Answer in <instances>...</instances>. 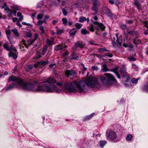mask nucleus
<instances>
[{"mask_svg": "<svg viewBox=\"0 0 148 148\" xmlns=\"http://www.w3.org/2000/svg\"><path fill=\"white\" fill-rule=\"evenodd\" d=\"M68 84H64V88L72 92L77 91L79 92H83L87 88V86L95 88L99 86L97 78L92 77H88L87 79L84 78L79 81L76 80L70 83L69 86L67 85Z\"/></svg>", "mask_w": 148, "mask_h": 148, "instance_id": "f257e3e1", "label": "nucleus"}, {"mask_svg": "<svg viewBox=\"0 0 148 148\" xmlns=\"http://www.w3.org/2000/svg\"><path fill=\"white\" fill-rule=\"evenodd\" d=\"M8 80V82L9 83L11 81L16 82L19 86L22 87L23 89L29 91L38 92L40 90H45L47 91H50L52 90L51 89H50L49 87L47 86H45V88H44L41 86L25 83L22 79H19L18 77L13 75L9 77Z\"/></svg>", "mask_w": 148, "mask_h": 148, "instance_id": "f03ea898", "label": "nucleus"}, {"mask_svg": "<svg viewBox=\"0 0 148 148\" xmlns=\"http://www.w3.org/2000/svg\"><path fill=\"white\" fill-rule=\"evenodd\" d=\"M56 82V81L54 79L52 78H49L45 82H43L44 83L42 85H38L37 84V83L36 82L34 83L33 84H32V85L36 84L38 86H41L43 88H45V86H47L49 87L50 89H51L52 90L50 91H47L45 90H40V91H45L47 92H51L56 91V86L55 85H54L53 84L51 85L50 86H48L47 84H45V82H47L49 84H55Z\"/></svg>", "mask_w": 148, "mask_h": 148, "instance_id": "7ed1b4c3", "label": "nucleus"}, {"mask_svg": "<svg viewBox=\"0 0 148 148\" xmlns=\"http://www.w3.org/2000/svg\"><path fill=\"white\" fill-rule=\"evenodd\" d=\"M93 23L97 26L95 27V28L98 31L95 32L96 34L98 35H100V34L99 33V30L100 29L102 31H104L106 28L105 26L103 23H99L97 21H93Z\"/></svg>", "mask_w": 148, "mask_h": 148, "instance_id": "20e7f679", "label": "nucleus"}, {"mask_svg": "<svg viewBox=\"0 0 148 148\" xmlns=\"http://www.w3.org/2000/svg\"><path fill=\"white\" fill-rule=\"evenodd\" d=\"M104 75L106 76L107 78L108 86H111L112 84V82H116V80L112 75L109 73H106Z\"/></svg>", "mask_w": 148, "mask_h": 148, "instance_id": "39448f33", "label": "nucleus"}, {"mask_svg": "<svg viewBox=\"0 0 148 148\" xmlns=\"http://www.w3.org/2000/svg\"><path fill=\"white\" fill-rule=\"evenodd\" d=\"M100 5L99 2L92 3V11L95 12L94 13H92L93 15H95L98 13V8Z\"/></svg>", "mask_w": 148, "mask_h": 148, "instance_id": "423d86ee", "label": "nucleus"}, {"mask_svg": "<svg viewBox=\"0 0 148 148\" xmlns=\"http://www.w3.org/2000/svg\"><path fill=\"white\" fill-rule=\"evenodd\" d=\"M85 45L82 42L77 41L75 42L74 45L72 47V49L73 50L77 51V47H79L80 48L82 49Z\"/></svg>", "mask_w": 148, "mask_h": 148, "instance_id": "0eeeda50", "label": "nucleus"}, {"mask_svg": "<svg viewBox=\"0 0 148 148\" xmlns=\"http://www.w3.org/2000/svg\"><path fill=\"white\" fill-rule=\"evenodd\" d=\"M98 78L100 80L101 83L103 85L106 86H108L107 79H106L104 76L101 75H98Z\"/></svg>", "mask_w": 148, "mask_h": 148, "instance_id": "6e6552de", "label": "nucleus"}, {"mask_svg": "<svg viewBox=\"0 0 148 148\" xmlns=\"http://www.w3.org/2000/svg\"><path fill=\"white\" fill-rule=\"evenodd\" d=\"M108 136L110 139L114 140L116 138V135L115 132L114 131H111L108 133Z\"/></svg>", "mask_w": 148, "mask_h": 148, "instance_id": "1a4fd4ad", "label": "nucleus"}, {"mask_svg": "<svg viewBox=\"0 0 148 148\" xmlns=\"http://www.w3.org/2000/svg\"><path fill=\"white\" fill-rule=\"evenodd\" d=\"M67 46L65 44H62L61 45H57L55 47V49L56 51L63 49L64 48H67Z\"/></svg>", "mask_w": 148, "mask_h": 148, "instance_id": "9d476101", "label": "nucleus"}, {"mask_svg": "<svg viewBox=\"0 0 148 148\" xmlns=\"http://www.w3.org/2000/svg\"><path fill=\"white\" fill-rule=\"evenodd\" d=\"M75 74V73L73 70H66L65 71V75L67 77L74 76Z\"/></svg>", "mask_w": 148, "mask_h": 148, "instance_id": "9b49d317", "label": "nucleus"}, {"mask_svg": "<svg viewBox=\"0 0 148 148\" xmlns=\"http://www.w3.org/2000/svg\"><path fill=\"white\" fill-rule=\"evenodd\" d=\"M34 39H30L27 41V45H29L33 44L34 42L36 39L38 37L37 34H35L34 35Z\"/></svg>", "mask_w": 148, "mask_h": 148, "instance_id": "f8f14e48", "label": "nucleus"}, {"mask_svg": "<svg viewBox=\"0 0 148 148\" xmlns=\"http://www.w3.org/2000/svg\"><path fill=\"white\" fill-rule=\"evenodd\" d=\"M72 57L71 58V59L73 60H77L79 59V56L76 52L74 51L72 53Z\"/></svg>", "mask_w": 148, "mask_h": 148, "instance_id": "ddd939ff", "label": "nucleus"}, {"mask_svg": "<svg viewBox=\"0 0 148 148\" xmlns=\"http://www.w3.org/2000/svg\"><path fill=\"white\" fill-rule=\"evenodd\" d=\"M127 34L132 36H134L136 34L137 32L136 31L134 30H130L129 28H127Z\"/></svg>", "mask_w": 148, "mask_h": 148, "instance_id": "4468645a", "label": "nucleus"}, {"mask_svg": "<svg viewBox=\"0 0 148 148\" xmlns=\"http://www.w3.org/2000/svg\"><path fill=\"white\" fill-rule=\"evenodd\" d=\"M77 32V29L75 28H73L70 31L69 33L71 36H73L75 35Z\"/></svg>", "mask_w": 148, "mask_h": 148, "instance_id": "2eb2a0df", "label": "nucleus"}, {"mask_svg": "<svg viewBox=\"0 0 148 148\" xmlns=\"http://www.w3.org/2000/svg\"><path fill=\"white\" fill-rule=\"evenodd\" d=\"M8 56L10 57H13L14 59H16L17 58V54L12 51H10L8 53Z\"/></svg>", "mask_w": 148, "mask_h": 148, "instance_id": "dca6fc26", "label": "nucleus"}, {"mask_svg": "<svg viewBox=\"0 0 148 148\" xmlns=\"http://www.w3.org/2000/svg\"><path fill=\"white\" fill-rule=\"evenodd\" d=\"M15 86L16 83H13L10 84L8 86H7L5 88V90H9L12 89L15 87Z\"/></svg>", "mask_w": 148, "mask_h": 148, "instance_id": "f3484780", "label": "nucleus"}, {"mask_svg": "<svg viewBox=\"0 0 148 148\" xmlns=\"http://www.w3.org/2000/svg\"><path fill=\"white\" fill-rule=\"evenodd\" d=\"M48 61H44L43 60H42L40 61V62H37V65H45L47 64H48Z\"/></svg>", "mask_w": 148, "mask_h": 148, "instance_id": "a211bd4d", "label": "nucleus"}, {"mask_svg": "<svg viewBox=\"0 0 148 148\" xmlns=\"http://www.w3.org/2000/svg\"><path fill=\"white\" fill-rule=\"evenodd\" d=\"M144 26L145 27H146L147 28V30H146L144 29L145 31H144V32L145 34V35H147L148 34V23L147 21L145 22L144 23Z\"/></svg>", "mask_w": 148, "mask_h": 148, "instance_id": "6ab92c4d", "label": "nucleus"}, {"mask_svg": "<svg viewBox=\"0 0 148 148\" xmlns=\"http://www.w3.org/2000/svg\"><path fill=\"white\" fill-rule=\"evenodd\" d=\"M102 69L103 72H106L109 71L106 64L102 65Z\"/></svg>", "mask_w": 148, "mask_h": 148, "instance_id": "aec40b11", "label": "nucleus"}, {"mask_svg": "<svg viewBox=\"0 0 148 148\" xmlns=\"http://www.w3.org/2000/svg\"><path fill=\"white\" fill-rule=\"evenodd\" d=\"M109 2L111 4H113L115 3L116 5H118L119 4V2L118 0H109Z\"/></svg>", "mask_w": 148, "mask_h": 148, "instance_id": "412c9836", "label": "nucleus"}, {"mask_svg": "<svg viewBox=\"0 0 148 148\" xmlns=\"http://www.w3.org/2000/svg\"><path fill=\"white\" fill-rule=\"evenodd\" d=\"M121 40L120 39L119 37V39H117L116 40V42H115V44L117 45L118 47H120L122 45V42H121Z\"/></svg>", "mask_w": 148, "mask_h": 148, "instance_id": "4be33fe9", "label": "nucleus"}, {"mask_svg": "<svg viewBox=\"0 0 148 148\" xmlns=\"http://www.w3.org/2000/svg\"><path fill=\"white\" fill-rule=\"evenodd\" d=\"M14 34L16 37H18L19 36V34L18 32L17 29H12L11 30Z\"/></svg>", "mask_w": 148, "mask_h": 148, "instance_id": "5701e85b", "label": "nucleus"}, {"mask_svg": "<svg viewBox=\"0 0 148 148\" xmlns=\"http://www.w3.org/2000/svg\"><path fill=\"white\" fill-rule=\"evenodd\" d=\"M134 3L135 6L136 7L138 10H139L140 7V4L139 1H136L134 2Z\"/></svg>", "mask_w": 148, "mask_h": 148, "instance_id": "b1692460", "label": "nucleus"}, {"mask_svg": "<svg viewBox=\"0 0 148 148\" xmlns=\"http://www.w3.org/2000/svg\"><path fill=\"white\" fill-rule=\"evenodd\" d=\"M81 32V34L83 35H85L89 33V32L86 29H82Z\"/></svg>", "mask_w": 148, "mask_h": 148, "instance_id": "393cba45", "label": "nucleus"}, {"mask_svg": "<svg viewBox=\"0 0 148 148\" xmlns=\"http://www.w3.org/2000/svg\"><path fill=\"white\" fill-rule=\"evenodd\" d=\"M33 67V65H29L27 66L25 68V70L27 71H29Z\"/></svg>", "mask_w": 148, "mask_h": 148, "instance_id": "a878e982", "label": "nucleus"}, {"mask_svg": "<svg viewBox=\"0 0 148 148\" xmlns=\"http://www.w3.org/2000/svg\"><path fill=\"white\" fill-rule=\"evenodd\" d=\"M47 48V46L45 45L44 46L42 50V53H41L42 55H44L45 53H46Z\"/></svg>", "mask_w": 148, "mask_h": 148, "instance_id": "bb28decb", "label": "nucleus"}, {"mask_svg": "<svg viewBox=\"0 0 148 148\" xmlns=\"http://www.w3.org/2000/svg\"><path fill=\"white\" fill-rule=\"evenodd\" d=\"M82 26V24L78 23H76L75 24V26L76 27V29L78 30L80 29Z\"/></svg>", "mask_w": 148, "mask_h": 148, "instance_id": "cd10ccee", "label": "nucleus"}, {"mask_svg": "<svg viewBox=\"0 0 148 148\" xmlns=\"http://www.w3.org/2000/svg\"><path fill=\"white\" fill-rule=\"evenodd\" d=\"M3 47L7 51H10V49L8 46V42L4 44L3 45Z\"/></svg>", "mask_w": 148, "mask_h": 148, "instance_id": "c85d7f7f", "label": "nucleus"}, {"mask_svg": "<svg viewBox=\"0 0 148 148\" xmlns=\"http://www.w3.org/2000/svg\"><path fill=\"white\" fill-rule=\"evenodd\" d=\"M88 28L91 32H94V27L93 25L92 24H90V25L88 27Z\"/></svg>", "mask_w": 148, "mask_h": 148, "instance_id": "c756f323", "label": "nucleus"}, {"mask_svg": "<svg viewBox=\"0 0 148 148\" xmlns=\"http://www.w3.org/2000/svg\"><path fill=\"white\" fill-rule=\"evenodd\" d=\"M87 18L81 16L79 18V22L82 23L84 21L86 20Z\"/></svg>", "mask_w": 148, "mask_h": 148, "instance_id": "7c9ffc66", "label": "nucleus"}, {"mask_svg": "<svg viewBox=\"0 0 148 148\" xmlns=\"http://www.w3.org/2000/svg\"><path fill=\"white\" fill-rule=\"evenodd\" d=\"M126 72V68L125 66H123L121 68L120 72L121 74L124 73Z\"/></svg>", "mask_w": 148, "mask_h": 148, "instance_id": "2f4dec72", "label": "nucleus"}, {"mask_svg": "<svg viewBox=\"0 0 148 148\" xmlns=\"http://www.w3.org/2000/svg\"><path fill=\"white\" fill-rule=\"evenodd\" d=\"M36 55L35 56V58H39L41 57L42 55V54L39 51L36 52Z\"/></svg>", "mask_w": 148, "mask_h": 148, "instance_id": "473e14b6", "label": "nucleus"}, {"mask_svg": "<svg viewBox=\"0 0 148 148\" xmlns=\"http://www.w3.org/2000/svg\"><path fill=\"white\" fill-rule=\"evenodd\" d=\"M106 142L105 140L101 141L99 142L100 146L103 147L106 144Z\"/></svg>", "mask_w": 148, "mask_h": 148, "instance_id": "72a5a7b5", "label": "nucleus"}, {"mask_svg": "<svg viewBox=\"0 0 148 148\" xmlns=\"http://www.w3.org/2000/svg\"><path fill=\"white\" fill-rule=\"evenodd\" d=\"M55 28L56 29L57 34H61L63 32V30L59 29L57 27H56Z\"/></svg>", "mask_w": 148, "mask_h": 148, "instance_id": "f704fd0d", "label": "nucleus"}, {"mask_svg": "<svg viewBox=\"0 0 148 148\" xmlns=\"http://www.w3.org/2000/svg\"><path fill=\"white\" fill-rule=\"evenodd\" d=\"M133 137V136L132 134H129L126 137V140L128 141L131 140Z\"/></svg>", "mask_w": 148, "mask_h": 148, "instance_id": "c9c22d12", "label": "nucleus"}, {"mask_svg": "<svg viewBox=\"0 0 148 148\" xmlns=\"http://www.w3.org/2000/svg\"><path fill=\"white\" fill-rule=\"evenodd\" d=\"M25 34L26 37L28 38H31L32 36L31 31L29 32H26Z\"/></svg>", "mask_w": 148, "mask_h": 148, "instance_id": "e433bc0d", "label": "nucleus"}, {"mask_svg": "<svg viewBox=\"0 0 148 148\" xmlns=\"http://www.w3.org/2000/svg\"><path fill=\"white\" fill-rule=\"evenodd\" d=\"M62 21L63 22V23L65 25H67V20L66 18H63L62 19Z\"/></svg>", "mask_w": 148, "mask_h": 148, "instance_id": "4c0bfd02", "label": "nucleus"}, {"mask_svg": "<svg viewBox=\"0 0 148 148\" xmlns=\"http://www.w3.org/2000/svg\"><path fill=\"white\" fill-rule=\"evenodd\" d=\"M128 60L131 61H134L136 60V59L132 56H130L128 58Z\"/></svg>", "mask_w": 148, "mask_h": 148, "instance_id": "58836bf2", "label": "nucleus"}, {"mask_svg": "<svg viewBox=\"0 0 148 148\" xmlns=\"http://www.w3.org/2000/svg\"><path fill=\"white\" fill-rule=\"evenodd\" d=\"M43 14H38L37 16V18L38 20H40L42 19L43 17Z\"/></svg>", "mask_w": 148, "mask_h": 148, "instance_id": "ea45409f", "label": "nucleus"}, {"mask_svg": "<svg viewBox=\"0 0 148 148\" xmlns=\"http://www.w3.org/2000/svg\"><path fill=\"white\" fill-rule=\"evenodd\" d=\"M21 45H24L27 48H28L29 46V45H27L25 41L24 40H23L21 42Z\"/></svg>", "mask_w": 148, "mask_h": 148, "instance_id": "a19ab883", "label": "nucleus"}, {"mask_svg": "<svg viewBox=\"0 0 148 148\" xmlns=\"http://www.w3.org/2000/svg\"><path fill=\"white\" fill-rule=\"evenodd\" d=\"M98 50L102 53L104 51H108L106 49L103 48H99L98 49Z\"/></svg>", "mask_w": 148, "mask_h": 148, "instance_id": "79ce46f5", "label": "nucleus"}, {"mask_svg": "<svg viewBox=\"0 0 148 148\" xmlns=\"http://www.w3.org/2000/svg\"><path fill=\"white\" fill-rule=\"evenodd\" d=\"M95 115V113H93L92 114H91L90 115L87 116L86 118H85L86 119H90L92 117V116H93Z\"/></svg>", "mask_w": 148, "mask_h": 148, "instance_id": "37998d69", "label": "nucleus"}, {"mask_svg": "<svg viewBox=\"0 0 148 148\" xmlns=\"http://www.w3.org/2000/svg\"><path fill=\"white\" fill-rule=\"evenodd\" d=\"M118 67H116L114 69L110 70V71L114 72L115 73H116L118 72Z\"/></svg>", "mask_w": 148, "mask_h": 148, "instance_id": "c03bdc74", "label": "nucleus"}, {"mask_svg": "<svg viewBox=\"0 0 148 148\" xmlns=\"http://www.w3.org/2000/svg\"><path fill=\"white\" fill-rule=\"evenodd\" d=\"M64 84V82L63 81H62L60 82H56V84L58 86L60 87L62 86L63 85V84Z\"/></svg>", "mask_w": 148, "mask_h": 148, "instance_id": "a18cd8bd", "label": "nucleus"}, {"mask_svg": "<svg viewBox=\"0 0 148 148\" xmlns=\"http://www.w3.org/2000/svg\"><path fill=\"white\" fill-rule=\"evenodd\" d=\"M13 11L12 10H10V11H9V13H7L8 14L7 15L9 17H12V14L13 13Z\"/></svg>", "mask_w": 148, "mask_h": 148, "instance_id": "49530a36", "label": "nucleus"}, {"mask_svg": "<svg viewBox=\"0 0 148 148\" xmlns=\"http://www.w3.org/2000/svg\"><path fill=\"white\" fill-rule=\"evenodd\" d=\"M91 69L93 71H97L98 70V68L97 66H92Z\"/></svg>", "mask_w": 148, "mask_h": 148, "instance_id": "de8ad7c7", "label": "nucleus"}, {"mask_svg": "<svg viewBox=\"0 0 148 148\" xmlns=\"http://www.w3.org/2000/svg\"><path fill=\"white\" fill-rule=\"evenodd\" d=\"M50 32L53 35H55L57 34L56 29V31H55L54 30H50Z\"/></svg>", "mask_w": 148, "mask_h": 148, "instance_id": "09e8293b", "label": "nucleus"}, {"mask_svg": "<svg viewBox=\"0 0 148 148\" xmlns=\"http://www.w3.org/2000/svg\"><path fill=\"white\" fill-rule=\"evenodd\" d=\"M47 44L49 45H52L53 44V42L52 40H50L49 39H47Z\"/></svg>", "mask_w": 148, "mask_h": 148, "instance_id": "8fccbe9b", "label": "nucleus"}, {"mask_svg": "<svg viewBox=\"0 0 148 148\" xmlns=\"http://www.w3.org/2000/svg\"><path fill=\"white\" fill-rule=\"evenodd\" d=\"M126 23L129 25H131L133 23V21L132 20H127L126 21Z\"/></svg>", "mask_w": 148, "mask_h": 148, "instance_id": "3c124183", "label": "nucleus"}, {"mask_svg": "<svg viewBox=\"0 0 148 148\" xmlns=\"http://www.w3.org/2000/svg\"><path fill=\"white\" fill-rule=\"evenodd\" d=\"M121 28L122 29H127V28H128L126 26V25L124 24H123L121 25L120 26Z\"/></svg>", "mask_w": 148, "mask_h": 148, "instance_id": "603ef678", "label": "nucleus"}, {"mask_svg": "<svg viewBox=\"0 0 148 148\" xmlns=\"http://www.w3.org/2000/svg\"><path fill=\"white\" fill-rule=\"evenodd\" d=\"M40 29L41 31V34H43L45 33V31L43 27L42 26H40Z\"/></svg>", "mask_w": 148, "mask_h": 148, "instance_id": "864d4df0", "label": "nucleus"}, {"mask_svg": "<svg viewBox=\"0 0 148 148\" xmlns=\"http://www.w3.org/2000/svg\"><path fill=\"white\" fill-rule=\"evenodd\" d=\"M62 12L64 16L67 15L68 12L64 8H62Z\"/></svg>", "mask_w": 148, "mask_h": 148, "instance_id": "5fc2aeb1", "label": "nucleus"}, {"mask_svg": "<svg viewBox=\"0 0 148 148\" xmlns=\"http://www.w3.org/2000/svg\"><path fill=\"white\" fill-rule=\"evenodd\" d=\"M43 23V21L42 20H40L37 22L36 25H42Z\"/></svg>", "mask_w": 148, "mask_h": 148, "instance_id": "6e6d98bb", "label": "nucleus"}, {"mask_svg": "<svg viewBox=\"0 0 148 148\" xmlns=\"http://www.w3.org/2000/svg\"><path fill=\"white\" fill-rule=\"evenodd\" d=\"M44 3L43 2H41L40 3H39L37 5V7L38 8H39L41 7L42 6H43Z\"/></svg>", "mask_w": 148, "mask_h": 148, "instance_id": "4d7b16f0", "label": "nucleus"}, {"mask_svg": "<svg viewBox=\"0 0 148 148\" xmlns=\"http://www.w3.org/2000/svg\"><path fill=\"white\" fill-rule=\"evenodd\" d=\"M148 89V85H144L143 87V89L144 91H147Z\"/></svg>", "mask_w": 148, "mask_h": 148, "instance_id": "13d9d810", "label": "nucleus"}, {"mask_svg": "<svg viewBox=\"0 0 148 148\" xmlns=\"http://www.w3.org/2000/svg\"><path fill=\"white\" fill-rule=\"evenodd\" d=\"M138 79L134 78L132 80V82L133 83L136 84L138 82Z\"/></svg>", "mask_w": 148, "mask_h": 148, "instance_id": "bf43d9fd", "label": "nucleus"}, {"mask_svg": "<svg viewBox=\"0 0 148 148\" xmlns=\"http://www.w3.org/2000/svg\"><path fill=\"white\" fill-rule=\"evenodd\" d=\"M6 34L7 36H10L11 34V31L10 30H6Z\"/></svg>", "mask_w": 148, "mask_h": 148, "instance_id": "052dcab7", "label": "nucleus"}, {"mask_svg": "<svg viewBox=\"0 0 148 148\" xmlns=\"http://www.w3.org/2000/svg\"><path fill=\"white\" fill-rule=\"evenodd\" d=\"M139 42H140V41L139 40H136V39H134L133 40V42L136 45H137V44L139 43Z\"/></svg>", "mask_w": 148, "mask_h": 148, "instance_id": "680f3d73", "label": "nucleus"}, {"mask_svg": "<svg viewBox=\"0 0 148 148\" xmlns=\"http://www.w3.org/2000/svg\"><path fill=\"white\" fill-rule=\"evenodd\" d=\"M4 10L7 11V13H9V11H10V9L9 7L6 6L4 8Z\"/></svg>", "mask_w": 148, "mask_h": 148, "instance_id": "e2e57ef3", "label": "nucleus"}, {"mask_svg": "<svg viewBox=\"0 0 148 148\" xmlns=\"http://www.w3.org/2000/svg\"><path fill=\"white\" fill-rule=\"evenodd\" d=\"M13 8L15 10H19V7L16 5H14L13 7Z\"/></svg>", "mask_w": 148, "mask_h": 148, "instance_id": "0e129e2a", "label": "nucleus"}, {"mask_svg": "<svg viewBox=\"0 0 148 148\" xmlns=\"http://www.w3.org/2000/svg\"><path fill=\"white\" fill-rule=\"evenodd\" d=\"M81 65L83 68V70L84 71H85L87 70V68L84 67V65L83 63H81Z\"/></svg>", "mask_w": 148, "mask_h": 148, "instance_id": "69168bd1", "label": "nucleus"}, {"mask_svg": "<svg viewBox=\"0 0 148 148\" xmlns=\"http://www.w3.org/2000/svg\"><path fill=\"white\" fill-rule=\"evenodd\" d=\"M16 25L20 27H22V25L18 21H17V22L16 23Z\"/></svg>", "mask_w": 148, "mask_h": 148, "instance_id": "338daca9", "label": "nucleus"}, {"mask_svg": "<svg viewBox=\"0 0 148 148\" xmlns=\"http://www.w3.org/2000/svg\"><path fill=\"white\" fill-rule=\"evenodd\" d=\"M107 34L106 32H104L103 33L102 36V37L104 38H106V36Z\"/></svg>", "mask_w": 148, "mask_h": 148, "instance_id": "774afa93", "label": "nucleus"}]
</instances>
